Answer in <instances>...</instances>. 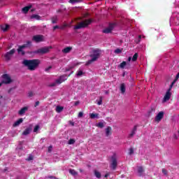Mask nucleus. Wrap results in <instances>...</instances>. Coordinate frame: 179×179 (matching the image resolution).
Here are the masks:
<instances>
[{
  "mask_svg": "<svg viewBox=\"0 0 179 179\" xmlns=\"http://www.w3.org/2000/svg\"><path fill=\"white\" fill-rule=\"evenodd\" d=\"M31 8V6H27L22 9V11L23 12V13H27V12H29Z\"/></svg>",
  "mask_w": 179,
  "mask_h": 179,
  "instance_id": "nucleus-20",
  "label": "nucleus"
},
{
  "mask_svg": "<svg viewBox=\"0 0 179 179\" xmlns=\"http://www.w3.org/2000/svg\"><path fill=\"white\" fill-rule=\"evenodd\" d=\"M62 78H59L57 80H55V83H56V84L57 83V85H61V83H62Z\"/></svg>",
  "mask_w": 179,
  "mask_h": 179,
  "instance_id": "nucleus-32",
  "label": "nucleus"
},
{
  "mask_svg": "<svg viewBox=\"0 0 179 179\" xmlns=\"http://www.w3.org/2000/svg\"><path fill=\"white\" fill-rule=\"evenodd\" d=\"M22 122H23V118H20L16 122H15V123L13 124V127H19Z\"/></svg>",
  "mask_w": 179,
  "mask_h": 179,
  "instance_id": "nucleus-19",
  "label": "nucleus"
},
{
  "mask_svg": "<svg viewBox=\"0 0 179 179\" xmlns=\"http://www.w3.org/2000/svg\"><path fill=\"white\" fill-rule=\"evenodd\" d=\"M34 96V93L31 91L28 92V97H33Z\"/></svg>",
  "mask_w": 179,
  "mask_h": 179,
  "instance_id": "nucleus-41",
  "label": "nucleus"
},
{
  "mask_svg": "<svg viewBox=\"0 0 179 179\" xmlns=\"http://www.w3.org/2000/svg\"><path fill=\"white\" fill-rule=\"evenodd\" d=\"M127 66V62H122L120 64L118 65V68H120L121 69H124Z\"/></svg>",
  "mask_w": 179,
  "mask_h": 179,
  "instance_id": "nucleus-26",
  "label": "nucleus"
},
{
  "mask_svg": "<svg viewBox=\"0 0 179 179\" xmlns=\"http://www.w3.org/2000/svg\"><path fill=\"white\" fill-rule=\"evenodd\" d=\"M131 59H132V57H129V58H128V62H130Z\"/></svg>",
  "mask_w": 179,
  "mask_h": 179,
  "instance_id": "nucleus-56",
  "label": "nucleus"
},
{
  "mask_svg": "<svg viewBox=\"0 0 179 179\" xmlns=\"http://www.w3.org/2000/svg\"><path fill=\"white\" fill-rule=\"evenodd\" d=\"M23 65L24 66H27L29 69V71H36L37 68H38V66L40 64H41V62L40 59H24L22 62Z\"/></svg>",
  "mask_w": 179,
  "mask_h": 179,
  "instance_id": "nucleus-1",
  "label": "nucleus"
},
{
  "mask_svg": "<svg viewBox=\"0 0 179 179\" xmlns=\"http://www.w3.org/2000/svg\"><path fill=\"white\" fill-rule=\"evenodd\" d=\"M52 66H48V68H46L45 69V72H48V71H50V69H52Z\"/></svg>",
  "mask_w": 179,
  "mask_h": 179,
  "instance_id": "nucleus-47",
  "label": "nucleus"
},
{
  "mask_svg": "<svg viewBox=\"0 0 179 179\" xmlns=\"http://www.w3.org/2000/svg\"><path fill=\"white\" fill-rule=\"evenodd\" d=\"M3 80L1 81L2 83H4L5 85H8L9 83H12V79L10 77H9V75L8 74H3L2 76Z\"/></svg>",
  "mask_w": 179,
  "mask_h": 179,
  "instance_id": "nucleus-9",
  "label": "nucleus"
},
{
  "mask_svg": "<svg viewBox=\"0 0 179 179\" xmlns=\"http://www.w3.org/2000/svg\"><path fill=\"white\" fill-rule=\"evenodd\" d=\"M55 86H57V83H52L49 85V87H54Z\"/></svg>",
  "mask_w": 179,
  "mask_h": 179,
  "instance_id": "nucleus-43",
  "label": "nucleus"
},
{
  "mask_svg": "<svg viewBox=\"0 0 179 179\" xmlns=\"http://www.w3.org/2000/svg\"><path fill=\"white\" fill-rule=\"evenodd\" d=\"M3 96H0V99H3Z\"/></svg>",
  "mask_w": 179,
  "mask_h": 179,
  "instance_id": "nucleus-61",
  "label": "nucleus"
},
{
  "mask_svg": "<svg viewBox=\"0 0 179 179\" xmlns=\"http://www.w3.org/2000/svg\"><path fill=\"white\" fill-rule=\"evenodd\" d=\"M48 178H55V179H57V178L55 177V176H48Z\"/></svg>",
  "mask_w": 179,
  "mask_h": 179,
  "instance_id": "nucleus-55",
  "label": "nucleus"
},
{
  "mask_svg": "<svg viewBox=\"0 0 179 179\" xmlns=\"http://www.w3.org/2000/svg\"><path fill=\"white\" fill-rule=\"evenodd\" d=\"M90 117L92 118V120H94V118H99V113H90Z\"/></svg>",
  "mask_w": 179,
  "mask_h": 179,
  "instance_id": "nucleus-25",
  "label": "nucleus"
},
{
  "mask_svg": "<svg viewBox=\"0 0 179 179\" xmlns=\"http://www.w3.org/2000/svg\"><path fill=\"white\" fill-rule=\"evenodd\" d=\"M16 52V50L15 49H12L11 50H10L9 52H7L5 55H4V58L5 60L8 62L9 61H10V59H12V57H13V55Z\"/></svg>",
  "mask_w": 179,
  "mask_h": 179,
  "instance_id": "nucleus-7",
  "label": "nucleus"
},
{
  "mask_svg": "<svg viewBox=\"0 0 179 179\" xmlns=\"http://www.w3.org/2000/svg\"><path fill=\"white\" fill-rule=\"evenodd\" d=\"M110 160V169H112V170H115L118 166V162L117 161V154L114 153L112 155Z\"/></svg>",
  "mask_w": 179,
  "mask_h": 179,
  "instance_id": "nucleus-6",
  "label": "nucleus"
},
{
  "mask_svg": "<svg viewBox=\"0 0 179 179\" xmlns=\"http://www.w3.org/2000/svg\"><path fill=\"white\" fill-rule=\"evenodd\" d=\"M138 130V126L135 125L133 128V129L131 130V134L129 135V138H133L134 135H135V134H136V131Z\"/></svg>",
  "mask_w": 179,
  "mask_h": 179,
  "instance_id": "nucleus-16",
  "label": "nucleus"
},
{
  "mask_svg": "<svg viewBox=\"0 0 179 179\" xmlns=\"http://www.w3.org/2000/svg\"><path fill=\"white\" fill-rule=\"evenodd\" d=\"M28 110H29V107H27V106H24V107L22 108L18 111L19 115H24V114H26V111H27Z\"/></svg>",
  "mask_w": 179,
  "mask_h": 179,
  "instance_id": "nucleus-14",
  "label": "nucleus"
},
{
  "mask_svg": "<svg viewBox=\"0 0 179 179\" xmlns=\"http://www.w3.org/2000/svg\"><path fill=\"white\" fill-rule=\"evenodd\" d=\"M30 160H33V157L29 156V157H28L27 161H28V162H30Z\"/></svg>",
  "mask_w": 179,
  "mask_h": 179,
  "instance_id": "nucleus-51",
  "label": "nucleus"
},
{
  "mask_svg": "<svg viewBox=\"0 0 179 179\" xmlns=\"http://www.w3.org/2000/svg\"><path fill=\"white\" fill-rule=\"evenodd\" d=\"M32 41L35 43H42L45 41V37L43 35L38 34L32 37Z\"/></svg>",
  "mask_w": 179,
  "mask_h": 179,
  "instance_id": "nucleus-8",
  "label": "nucleus"
},
{
  "mask_svg": "<svg viewBox=\"0 0 179 179\" xmlns=\"http://www.w3.org/2000/svg\"><path fill=\"white\" fill-rule=\"evenodd\" d=\"M79 2H82V0H69L70 3H77Z\"/></svg>",
  "mask_w": 179,
  "mask_h": 179,
  "instance_id": "nucleus-31",
  "label": "nucleus"
},
{
  "mask_svg": "<svg viewBox=\"0 0 179 179\" xmlns=\"http://www.w3.org/2000/svg\"><path fill=\"white\" fill-rule=\"evenodd\" d=\"M63 110H64V107H62V106H57L56 107V111H57V113H61Z\"/></svg>",
  "mask_w": 179,
  "mask_h": 179,
  "instance_id": "nucleus-30",
  "label": "nucleus"
},
{
  "mask_svg": "<svg viewBox=\"0 0 179 179\" xmlns=\"http://www.w3.org/2000/svg\"><path fill=\"white\" fill-rule=\"evenodd\" d=\"M38 106H40V101H38L35 103L34 107H37Z\"/></svg>",
  "mask_w": 179,
  "mask_h": 179,
  "instance_id": "nucleus-48",
  "label": "nucleus"
},
{
  "mask_svg": "<svg viewBox=\"0 0 179 179\" xmlns=\"http://www.w3.org/2000/svg\"><path fill=\"white\" fill-rule=\"evenodd\" d=\"M94 176L96 178H101V173L98 171H94Z\"/></svg>",
  "mask_w": 179,
  "mask_h": 179,
  "instance_id": "nucleus-29",
  "label": "nucleus"
},
{
  "mask_svg": "<svg viewBox=\"0 0 179 179\" xmlns=\"http://www.w3.org/2000/svg\"><path fill=\"white\" fill-rule=\"evenodd\" d=\"M101 52V50H100L99 49L93 50L92 54L90 55V57L92 59L86 62L85 63L86 66H89V65H91V64H93V62L97 61V59L100 58Z\"/></svg>",
  "mask_w": 179,
  "mask_h": 179,
  "instance_id": "nucleus-2",
  "label": "nucleus"
},
{
  "mask_svg": "<svg viewBox=\"0 0 179 179\" xmlns=\"http://www.w3.org/2000/svg\"><path fill=\"white\" fill-rule=\"evenodd\" d=\"M52 48V47H44L39 48L35 51H34V54H39L40 55H43L44 54H47L48 52H50V49Z\"/></svg>",
  "mask_w": 179,
  "mask_h": 179,
  "instance_id": "nucleus-5",
  "label": "nucleus"
},
{
  "mask_svg": "<svg viewBox=\"0 0 179 179\" xmlns=\"http://www.w3.org/2000/svg\"><path fill=\"white\" fill-rule=\"evenodd\" d=\"M2 85H3V83H2V81H1V83H0V87H1V86H2Z\"/></svg>",
  "mask_w": 179,
  "mask_h": 179,
  "instance_id": "nucleus-57",
  "label": "nucleus"
},
{
  "mask_svg": "<svg viewBox=\"0 0 179 179\" xmlns=\"http://www.w3.org/2000/svg\"><path fill=\"white\" fill-rule=\"evenodd\" d=\"M31 131H33V127L30 125L29 127L25 129V130L22 133V135H24V136L29 135V134H30Z\"/></svg>",
  "mask_w": 179,
  "mask_h": 179,
  "instance_id": "nucleus-15",
  "label": "nucleus"
},
{
  "mask_svg": "<svg viewBox=\"0 0 179 179\" xmlns=\"http://www.w3.org/2000/svg\"><path fill=\"white\" fill-rule=\"evenodd\" d=\"M59 78H62L61 80L63 82H65V80H66V79H68L66 76H61Z\"/></svg>",
  "mask_w": 179,
  "mask_h": 179,
  "instance_id": "nucleus-37",
  "label": "nucleus"
},
{
  "mask_svg": "<svg viewBox=\"0 0 179 179\" xmlns=\"http://www.w3.org/2000/svg\"><path fill=\"white\" fill-rule=\"evenodd\" d=\"M31 45V41H28L25 44H23L22 45H19L17 50L18 54H20L21 55H24L26 52L23 50H24V48H29V47Z\"/></svg>",
  "mask_w": 179,
  "mask_h": 179,
  "instance_id": "nucleus-4",
  "label": "nucleus"
},
{
  "mask_svg": "<svg viewBox=\"0 0 179 179\" xmlns=\"http://www.w3.org/2000/svg\"><path fill=\"white\" fill-rule=\"evenodd\" d=\"M106 94H108V91H106Z\"/></svg>",
  "mask_w": 179,
  "mask_h": 179,
  "instance_id": "nucleus-60",
  "label": "nucleus"
},
{
  "mask_svg": "<svg viewBox=\"0 0 179 179\" xmlns=\"http://www.w3.org/2000/svg\"><path fill=\"white\" fill-rule=\"evenodd\" d=\"M115 27V24L112 23L109 24V27L108 28H106L103 29V33H105L106 34H108V33H111L113 31V29Z\"/></svg>",
  "mask_w": 179,
  "mask_h": 179,
  "instance_id": "nucleus-11",
  "label": "nucleus"
},
{
  "mask_svg": "<svg viewBox=\"0 0 179 179\" xmlns=\"http://www.w3.org/2000/svg\"><path fill=\"white\" fill-rule=\"evenodd\" d=\"M48 153H51V152H52V145L48 147Z\"/></svg>",
  "mask_w": 179,
  "mask_h": 179,
  "instance_id": "nucleus-44",
  "label": "nucleus"
},
{
  "mask_svg": "<svg viewBox=\"0 0 179 179\" xmlns=\"http://www.w3.org/2000/svg\"><path fill=\"white\" fill-rule=\"evenodd\" d=\"M78 117L82 118V117H83V112H79Z\"/></svg>",
  "mask_w": 179,
  "mask_h": 179,
  "instance_id": "nucleus-46",
  "label": "nucleus"
},
{
  "mask_svg": "<svg viewBox=\"0 0 179 179\" xmlns=\"http://www.w3.org/2000/svg\"><path fill=\"white\" fill-rule=\"evenodd\" d=\"M77 76H82L83 75V71L82 70H80L77 72Z\"/></svg>",
  "mask_w": 179,
  "mask_h": 179,
  "instance_id": "nucleus-39",
  "label": "nucleus"
},
{
  "mask_svg": "<svg viewBox=\"0 0 179 179\" xmlns=\"http://www.w3.org/2000/svg\"><path fill=\"white\" fill-rule=\"evenodd\" d=\"M93 22V19L85 20L74 27V30H79L80 29H85L87 27Z\"/></svg>",
  "mask_w": 179,
  "mask_h": 179,
  "instance_id": "nucleus-3",
  "label": "nucleus"
},
{
  "mask_svg": "<svg viewBox=\"0 0 179 179\" xmlns=\"http://www.w3.org/2000/svg\"><path fill=\"white\" fill-rule=\"evenodd\" d=\"M57 29H59V26L56 25V26L53 27V30H57Z\"/></svg>",
  "mask_w": 179,
  "mask_h": 179,
  "instance_id": "nucleus-49",
  "label": "nucleus"
},
{
  "mask_svg": "<svg viewBox=\"0 0 179 179\" xmlns=\"http://www.w3.org/2000/svg\"><path fill=\"white\" fill-rule=\"evenodd\" d=\"M137 173L139 176V177H142L143 176V173H145V169H143V166H138L137 167Z\"/></svg>",
  "mask_w": 179,
  "mask_h": 179,
  "instance_id": "nucleus-13",
  "label": "nucleus"
},
{
  "mask_svg": "<svg viewBox=\"0 0 179 179\" xmlns=\"http://www.w3.org/2000/svg\"><path fill=\"white\" fill-rule=\"evenodd\" d=\"M69 173L71 174V176H78V172H76L75 169H69Z\"/></svg>",
  "mask_w": 179,
  "mask_h": 179,
  "instance_id": "nucleus-27",
  "label": "nucleus"
},
{
  "mask_svg": "<svg viewBox=\"0 0 179 179\" xmlns=\"http://www.w3.org/2000/svg\"><path fill=\"white\" fill-rule=\"evenodd\" d=\"M57 13H62V9H59L57 10Z\"/></svg>",
  "mask_w": 179,
  "mask_h": 179,
  "instance_id": "nucleus-52",
  "label": "nucleus"
},
{
  "mask_svg": "<svg viewBox=\"0 0 179 179\" xmlns=\"http://www.w3.org/2000/svg\"><path fill=\"white\" fill-rule=\"evenodd\" d=\"M115 54H121V52H122V51L121 50V49L117 48V49L115 50Z\"/></svg>",
  "mask_w": 179,
  "mask_h": 179,
  "instance_id": "nucleus-40",
  "label": "nucleus"
},
{
  "mask_svg": "<svg viewBox=\"0 0 179 179\" xmlns=\"http://www.w3.org/2000/svg\"><path fill=\"white\" fill-rule=\"evenodd\" d=\"M98 106H101L103 104V96L99 97V100L97 102Z\"/></svg>",
  "mask_w": 179,
  "mask_h": 179,
  "instance_id": "nucleus-34",
  "label": "nucleus"
},
{
  "mask_svg": "<svg viewBox=\"0 0 179 179\" xmlns=\"http://www.w3.org/2000/svg\"><path fill=\"white\" fill-rule=\"evenodd\" d=\"M171 98V92L170 91H167L166 92L165 96H164L163 102L166 103V101H169Z\"/></svg>",
  "mask_w": 179,
  "mask_h": 179,
  "instance_id": "nucleus-12",
  "label": "nucleus"
},
{
  "mask_svg": "<svg viewBox=\"0 0 179 179\" xmlns=\"http://www.w3.org/2000/svg\"><path fill=\"white\" fill-rule=\"evenodd\" d=\"M52 23L54 24L58 22V17L57 15H55L51 17Z\"/></svg>",
  "mask_w": 179,
  "mask_h": 179,
  "instance_id": "nucleus-24",
  "label": "nucleus"
},
{
  "mask_svg": "<svg viewBox=\"0 0 179 179\" xmlns=\"http://www.w3.org/2000/svg\"><path fill=\"white\" fill-rule=\"evenodd\" d=\"M96 127H98V128H104V124L103 122H99Z\"/></svg>",
  "mask_w": 179,
  "mask_h": 179,
  "instance_id": "nucleus-36",
  "label": "nucleus"
},
{
  "mask_svg": "<svg viewBox=\"0 0 179 179\" xmlns=\"http://www.w3.org/2000/svg\"><path fill=\"white\" fill-rule=\"evenodd\" d=\"M162 173L164 176H167V170L166 169H162Z\"/></svg>",
  "mask_w": 179,
  "mask_h": 179,
  "instance_id": "nucleus-45",
  "label": "nucleus"
},
{
  "mask_svg": "<svg viewBox=\"0 0 179 179\" xmlns=\"http://www.w3.org/2000/svg\"><path fill=\"white\" fill-rule=\"evenodd\" d=\"M76 141L73 138H70L68 141L69 145H73L75 143Z\"/></svg>",
  "mask_w": 179,
  "mask_h": 179,
  "instance_id": "nucleus-35",
  "label": "nucleus"
},
{
  "mask_svg": "<svg viewBox=\"0 0 179 179\" xmlns=\"http://www.w3.org/2000/svg\"><path fill=\"white\" fill-rule=\"evenodd\" d=\"M9 27H10V26H9V24H1V30L3 31H6L7 30H9Z\"/></svg>",
  "mask_w": 179,
  "mask_h": 179,
  "instance_id": "nucleus-17",
  "label": "nucleus"
},
{
  "mask_svg": "<svg viewBox=\"0 0 179 179\" xmlns=\"http://www.w3.org/2000/svg\"><path fill=\"white\" fill-rule=\"evenodd\" d=\"M0 104H1V101H0Z\"/></svg>",
  "mask_w": 179,
  "mask_h": 179,
  "instance_id": "nucleus-63",
  "label": "nucleus"
},
{
  "mask_svg": "<svg viewBox=\"0 0 179 179\" xmlns=\"http://www.w3.org/2000/svg\"><path fill=\"white\" fill-rule=\"evenodd\" d=\"M129 155H134V148H130L129 149Z\"/></svg>",
  "mask_w": 179,
  "mask_h": 179,
  "instance_id": "nucleus-42",
  "label": "nucleus"
},
{
  "mask_svg": "<svg viewBox=\"0 0 179 179\" xmlns=\"http://www.w3.org/2000/svg\"><path fill=\"white\" fill-rule=\"evenodd\" d=\"M120 92L122 93V94H124L125 93V90H126V88H125V84L124 83H122L120 85Z\"/></svg>",
  "mask_w": 179,
  "mask_h": 179,
  "instance_id": "nucleus-21",
  "label": "nucleus"
},
{
  "mask_svg": "<svg viewBox=\"0 0 179 179\" xmlns=\"http://www.w3.org/2000/svg\"><path fill=\"white\" fill-rule=\"evenodd\" d=\"M151 111H155V108H152Z\"/></svg>",
  "mask_w": 179,
  "mask_h": 179,
  "instance_id": "nucleus-59",
  "label": "nucleus"
},
{
  "mask_svg": "<svg viewBox=\"0 0 179 179\" xmlns=\"http://www.w3.org/2000/svg\"><path fill=\"white\" fill-rule=\"evenodd\" d=\"M163 118H164V112L161 111L159 112L155 117V121L156 122H160V121H162V120H163Z\"/></svg>",
  "mask_w": 179,
  "mask_h": 179,
  "instance_id": "nucleus-10",
  "label": "nucleus"
},
{
  "mask_svg": "<svg viewBox=\"0 0 179 179\" xmlns=\"http://www.w3.org/2000/svg\"><path fill=\"white\" fill-rule=\"evenodd\" d=\"M138 57H139V55L138 53H135L131 59V61H133V62H135L138 60Z\"/></svg>",
  "mask_w": 179,
  "mask_h": 179,
  "instance_id": "nucleus-28",
  "label": "nucleus"
},
{
  "mask_svg": "<svg viewBox=\"0 0 179 179\" xmlns=\"http://www.w3.org/2000/svg\"><path fill=\"white\" fill-rule=\"evenodd\" d=\"M110 135H111V127H108L106 129V136H110Z\"/></svg>",
  "mask_w": 179,
  "mask_h": 179,
  "instance_id": "nucleus-23",
  "label": "nucleus"
},
{
  "mask_svg": "<svg viewBox=\"0 0 179 179\" xmlns=\"http://www.w3.org/2000/svg\"><path fill=\"white\" fill-rule=\"evenodd\" d=\"M80 171L82 173V169H80Z\"/></svg>",
  "mask_w": 179,
  "mask_h": 179,
  "instance_id": "nucleus-62",
  "label": "nucleus"
},
{
  "mask_svg": "<svg viewBox=\"0 0 179 179\" xmlns=\"http://www.w3.org/2000/svg\"><path fill=\"white\" fill-rule=\"evenodd\" d=\"M138 38H140V39L142 38V36L139 35Z\"/></svg>",
  "mask_w": 179,
  "mask_h": 179,
  "instance_id": "nucleus-58",
  "label": "nucleus"
},
{
  "mask_svg": "<svg viewBox=\"0 0 179 179\" xmlns=\"http://www.w3.org/2000/svg\"><path fill=\"white\" fill-rule=\"evenodd\" d=\"M31 19H36V20H41V17L37 14H34L31 15Z\"/></svg>",
  "mask_w": 179,
  "mask_h": 179,
  "instance_id": "nucleus-22",
  "label": "nucleus"
},
{
  "mask_svg": "<svg viewBox=\"0 0 179 179\" xmlns=\"http://www.w3.org/2000/svg\"><path fill=\"white\" fill-rule=\"evenodd\" d=\"M108 176H110V173L105 174V176H104L105 178H107L108 177Z\"/></svg>",
  "mask_w": 179,
  "mask_h": 179,
  "instance_id": "nucleus-54",
  "label": "nucleus"
},
{
  "mask_svg": "<svg viewBox=\"0 0 179 179\" xmlns=\"http://www.w3.org/2000/svg\"><path fill=\"white\" fill-rule=\"evenodd\" d=\"M39 129H40V126L39 125H36L34 128V132H37V131H38Z\"/></svg>",
  "mask_w": 179,
  "mask_h": 179,
  "instance_id": "nucleus-38",
  "label": "nucleus"
},
{
  "mask_svg": "<svg viewBox=\"0 0 179 179\" xmlns=\"http://www.w3.org/2000/svg\"><path fill=\"white\" fill-rule=\"evenodd\" d=\"M71 51H72V47L71 46L66 47L62 50V52H64V54H68L71 52Z\"/></svg>",
  "mask_w": 179,
  "mask_h": 179,
  "instance_id": "nucleus-18",
  "label": "nucleus"
},
{
  "mask_svg": "<svg viewBox=\"0 0 179 179\" xmlns=\"http://www.w3.org/2000/svg\"><path fill=\"white\" fill-rule=\"evenodd\" d=\"M80 102L79 101H76L75 103H74V106H79V103H80Z\"/></svg>",
  "mask_w": 179,
  "mask_h": 179,
  "instance_id": "nucleus-50",
  "label": "nucleus"
},
{
  "mask_svg": "<svg viewBox=\"0 0 179 179\" xmlns=\"http://www.w3.org/2000/svg\"><path fill=\"white\" fill-rule=\"evenodd\" d=\"M176 84V82L173 81L169 87V88L168 89L167 92H171V89H173V86H174V85Z\"/></svg>",
  "mask_w": 179,
  "mask_h": 179,
  "instance_id": "nucleus-33",
  "label": "nucleus"
},
{
  "mask_svg": "<svg viewBox=\"0 0 179 179\" xmlns=\"http://www.w3.org/2000/svg\"><path fill=\"white\" fill-rule=\"evenodd\" d=\"M70 124L72 127H75V123L73 122H71Z\"/></svg>",
  "mask_w": 179,
  "mask_h": 179,
  "instance_id": "nucleus-53",
  "label": "nucleus"
}]
</instances>
